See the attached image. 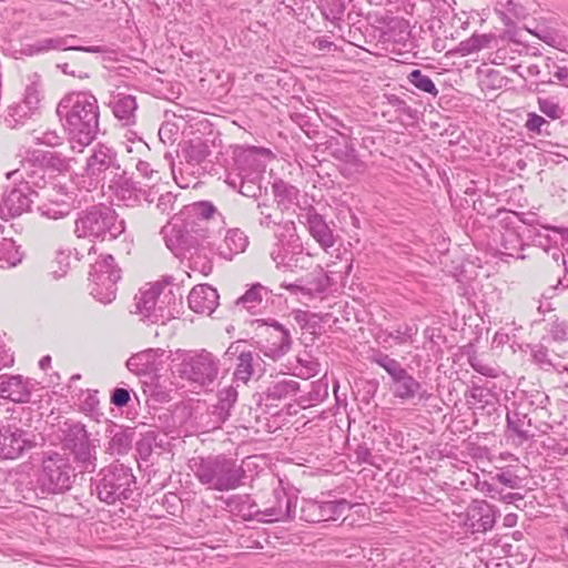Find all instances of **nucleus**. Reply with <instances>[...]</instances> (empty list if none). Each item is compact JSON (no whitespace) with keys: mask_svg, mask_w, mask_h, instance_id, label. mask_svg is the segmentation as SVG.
<instances>
[{"mask_svg":"<svg viewBox=\"0 0 568 568\" xmlns=\"http://www.w3.org/2000/svg\"><path fill=\"white\" fill-rule=\"evenodd\" d=\"M57 112L65 121L71 150L81 152L98 133L99 106L95 97L89 92L69 93L58 104Z\"/></svg>","mask_w":568,"mask_h":568,"instance_id":"f257e3e1","label":"nucleus"},{"mask_svg":"<svg viewBox=\"0 0 568 568\" xmlns=\"http://www.w3.org/2000/svg\"><path fill=\"white\" fill-rule=\"evenodd\" d=\"M189 466L200 484L216 491L236 489L245 477V471L236 459L224 454L193 457Z\"/></svg>","mask_w":568,"mask_h":568,"instance_id":"f03ea898","label":"nucleus"},{"mask_svg":"<svg viewBox=\"0 0 568 568\" xmlns=\"http://www.w3.org/2000/svg\"><path fill=\"white\" fill-rule=\"evenodd\" d=\"M149 285L150 287L144 290V323L150 324L146 329L144 328V335L156 337L160 335V328L173 317L171 305L175 303V296L170 276Z\"/></svg>","mask_w":568,"mask_h":568,"instance_id":"7ed1b4c3","label":"nucleus"},{"mask_svg":"<svg viewBox=\"0 0 568 568\" xmlns=\"http://www.w3.org/2000/svg\"><path fill=\"white\" fill-rule=\"evenodd\" d=\"M122 232L123 225L118 222L115 212L102 205L81 212L74 223L75 235L90 241L115 239Z\"/></svg>","mask_w":568,"mask_h":568,"instance_id":"20e7f679","label":"nucleus"},{"mask_svg":"<svg viewBox=\"0 0 568 568\" xmlns=\"http://www.w3.org/2000/svg\"><path fill=\"white\" fill-rule=\"evenodd\" d=\"M169 358L168 352L161 347L144 349V396H148L149 408H155V404L165 403L170 398L161 374L166 371Z\"/></svg>","mask_w":568,"mask_h":568,"instance_id":"39448f33","label":"nucleus"},{"mask_svg":"<svg viewBox=\"0 0 568 568\" xmlns=\"http://www.w3.org/2000/svg\"><path fill=\"white\" fill-rule=\"evenodd\" d=\"M166 247L175 256H185L191 251L200 247L210 237V230L206 225L196 224L194 219L185 216L181 225H166L161 229Z\"/></svg>","mask_w":568,"mask_h":568,"instance_id":"423d86ee","label":"nucleus"},{"mask_svg":"<svg viewBox=\"0 0 568 568\" xmlns=\"http://www.w3.org/2000/svg\"><path fill=\"white\" fill-rule=\"evenodd\" d=\"M121 278V271L113 256H101L92 265L89 274L90 294L100 303L109 304L116 296V283Z\"/></svg>","mask_w":568,"mask_h":568,"instance_id":"0eeeda50","label":"nucleus"},{"mask_svg":"<svg viewBox=\"0 0 568 568\" xmlns=\"http://www.w3.org/2000/svg\"><path fill=\"white\" fill-rule=\"evenodd\" d=\"M220 359L206 349L187 352L180 364L182 378L200 386H209L217 378Z\"/></svg>","mask_w":568,"mask_h":568,"instance_id":"6e6552de","label":"nucleus"},{"mask_svg":"<svg viewBox=\"0 0 568 568\" xmlns=\"http://www.w3.org/2000/svg\"><path fill=\"white\" fill-rule=\"evenodd\" d=\"M74 477V470L67 457L55 452L44 456L40 481L48 493H64L71 488Z\"/></svg>","mask_w":568,"mask_h":568,"instance_id":"1a4fd4ad","label":"nucleus"},{"mask_svg":"<svg viewBox=\"0 0 568 568\" xmlns=\"http://www.w3.org/2000/svg\"><path fill=\"white\" fill-rule=\"evenodd\" d=\"M133 476L123 465L110 466L102 470V478L97 485V496L101 501L113 504L128 499Z\"/></svg>","mask_w":568,"mask_h":568,"instance_id":"9d476101","label":"nucleus"},{"mask_svg":"<svg viewBox=\"0 0 568 568\" xmlns=\"http://www.w3.org/2000/svg\"><path fill=\"white\" fill-rule=\"evenodd\" d=\"M63 447L69 449L84 471L93 469L92 448L89 443L84 426L78 422H65L59 428L58 434Z\"/></svg>","mask_w":568,"mask_h":568,"instance_id":"9b49d317","label":"nucleus"},{"mask_svg":"<svg viewBox=\"0 0 568 568\" xmlns=\"http://www.w3.org/2000/svg\"><path fill=\"white\" fill-rule=\"evenodd\" d=\"M257 328H264L266 337L258 341L257 349L266 357L277 361L286 355L292 346L290 331L274 320H256Z\"/></svg>","mask_w":568,"mask_h":568,"instance_id":"f8f14e48","label":"nucleus"},{"mask_svg":"<svg viewBox=\"0 0 568 568\" xmlns=\"http://www.w3.org/2000/svg\"><path fill=\"white\" fill-rule=\"evenodd\" d=\"M148 165L144 163V180L148 179L152 183L149 185L144 182V186H149L148 194L144 193V201L149 203V215L154 216L158 213L164 217H169L174 210L175 195L169 191H164L165 184H159L161 176L159 171L151 170L150 176H146Z\"/></svg>","mask_w":568,"mask_h":568,"instance_id":"ddd939ff","label":"nucleus"},{"mask_svg":"<svg viewBox=\"0 0 568 568\" xmlns=\"http://www.w3.org/2000/svg\"><path fill=\"white\" fill-rule=\"evenodd\" d=\"M36 446V435L17 426L0 428V458L14 459Z\"/></svg>","mask_w":568,"mask_h":568,"instance_id":"4468645a","label":"nucleus"},{"mask_svg":"<svg viewBox=\"0 0 568 568\" xmlns=\"http://www.w3.org/2000/svg\"><path fill=\"white\" fill-rule=\"evenodd\" d=\"M40 197H44V194L33 191L28 182H21L3 196L1 207L9 216H19L30 209L34 199Z\"/></svg>","mask_w":568,"mask_h":568,"instance_id":"2eb2a0df","label":"nucleus"},{"mask_svg":"<svg viewBox=\"0 0 568 568\" xmlns=\"http://www.w3.org/2000/svg\"><path fill=\"white\" fill-rule=\"evenodd\" d=\"M242 343V341L232 343L226 349V355H236L237 363L233 376L236 381L246 384L255 374L258 361H262V358L257 353L241 349Z\"/></svg>","mask_w":568,"mask_h":568,"instance_id":"dca6fc26","label":"nucleus"},{"mask_svg":"<svg viewBox=\"0 0 568 568\" xmlns=\"http://www.w3.org/2000/svg\"><path fill=\"white\" fill-rule=\"evenodd\" d=\"M33 385L30 379L21 375L0 376V397L13 403H28L31 397Z\"/></svg>","mask_w":568,"mask_h":568,"instance_id":"f3484780","label":"nucleus"},{"mask_svg":"<svg viewBox=\"0 0 568 568\" xmlns=\"http://www.w3.org/2000/svg\"><path fill=\"white\" fill-rule=\"evenodd\" d=\"M390 390L394 397L402 400H410L415 397L427 400L430 397L423 385L406 369L392 381Z\"/></svg>","mask_w":568,"mask_h":568,"instance_id":"a211bd4d","label":"nucleus"},{"mask_svg":"<svg viewBox=\"0 0 568 568\" xmlns=\"http://www.w3.org/2000/svg\"><path fill=\"white\" fill-rule=\"evenodd\" d=\"M260 154L261 150L257 148L241 150L234 158V169L227 174H235L244 179L245 175L263 176L265 164L261 161Z\"/></svg>","mask_w":568,"mask_h":568,"instance_id":"6ab92c4d","label":"nucleus"},{"mask_svg":"<svg viewBox=\"0 0 568 568\" xmlns=\"http://www.w3.org/2000/svg\"><path fill=\"white\" fill-rule=\"evenodd\" d=\"M497 514L495 506L485 500H474L468 507L467 516L474 531L486 532L493 529Z\"/></svg>","mask_w":568,"mask_h":568,"instance_id":"aec40b11","label":"nucleus"},{"mask_svg":"<svg viewBox=\"0 0 568 568\" xmlns=\"http://www.w3.org/2000/svg\"><path fill=\"white\" fill-rule=\"evenodd\" d=\"M187 301L193 312L210 315L219 305V293L209 284H200L191 290Z\"/></svg>","mask_w":568,"mask_h":568,"instance_id":"412c9836","label":"nucleus"},{"mask_svg":"<svg viewBox=\"0 0 568 568\" xmlns=\"http://www.w3.org/2000/svg\"><path fill=\"white\" fill-rule=\"evenodd\" d=\"M237 400V390L233 386H226L217 392V403L212 405L209 415L212 428H219L231 416V410Z\"/></svg>","mask_w":568,"mask_h":568,"instance_id":"4be33fe9","label":"nucleus"},{"mask_svg":"<svg viewBox=\"0 0 568 568\" xmlns=\"http://www.w3.org/2000/svg\"><path fill=\"white\" fill-rule=\"evenodd\" d=\"M306 223L310 234L323 250L327 251L335 244V237L332 229L328 226L324 217L312 206L306 213Z\"/></svg>","mask_w":568,"mask_h":568,"instance_id":"5701e85b","label":"nucleus"},{"mask_svg":"<svg viewBox=\"0 0 568 568\" xmlns=\"http://www.w3.org/2000/svg\"><path fill=\"white\" fill-rule=\"evenodd\" d=\"M114 163V153L105 145H99L87 161L85 173L98 182L104 180V173Z\"/></svg>","mask_w":568,"mask_h":568,"instance_id":"b1692460","label":"nucleus"},{"mask_svg":"<svg viewBox=\"0 0 568 568\" xmlns=\"http://www.w3.org/2000/svg\"><path fill=\"white\" fill-rule=\"evenodd\" d=\"M70 40H75V36L47 38L37 41L31 45L34 53L47 52L50 50H78L84 52H102L101 47H79L70 44Z\"/></svg>","mask_w":568,"mask_h":568,"instance_id":"393cba45","label":"nucleus"},{"mask_svg":"<svg viewBox=\"0 0 568 568\" xmlns=\"http://www.w3.org/2000/svg\"><path fill=\"white\" fill-rule=\"evenodd\" d=\"M275 505L265 508L264 514L271 520H288L296 517V499L294 500L284 490H274Z\"/></svg>","mask_w":568,"mask_h":568,"instance_id":"a878e982","label":"nucleus"},{"mask_svg":"<svg viewBox=\"0 0 568 568\" xmlns=\"http://www.w3.org/2000/svg\"><path fill=\"white\" fill-rule=\"evenodd\" d=\"M332 155L344 164L342 173L345 176H352L353 174L363 173L365 171V163L359 159L357 151L349 143L336 148Z\"/></svg>","mask_w":568,"mask_h":568,"instance_id":"bb28decb","label":"nucleus"},{"mask_svg":"<svg viewBox=\"0 0 568 568\" xmlns=\"http://www.w3.org/2000/svg\"><path fill=\"white\" fill-rule=\"evenodd\" d=\"M247 244L248 240L244 232L232 229L226 232L223 242L219 245L217 254L225 260H232L234 255L244 252Z\"/></svg>","mask_w":568,"mask_h":568,"instance_id":"cd10ccee","label":"nucleus"},{"mask_svg":"<svg viewBox=\"0 0 568 568\" xmlns=\"http://www.w3.org/2000/svg\"><path fill=\"white\" fill-rule=\"evenodd\" d=\"M30 161L38 163L39 169L64 172L70 168L71 158L61 152L32 150Z\"/></svg>","mask_w":568,"mask_h":568,"instance_id":"c85d7f7f","label":"nucleus"},{"mask_svg":"<svg viewBox=\"0 0 568 568\" xmlns=\"http://www.w3.org/2000/svg\"><path fill=\"white\" fill-rule=\"evenodd\" d=\"M273 194L277 207L281 212L290 211L294 205H297L300 202V190L283 181L277 180L273 183Z\"/></svg>","mask_w":568,"mask_h":568,"instance_id":"c756f323","label":"nucleus"},{"mask_svg":"<svg viewBox=\"0 0 568 568\" xmlns=\"http://www.w3.org/2000/svg\"><path fill=\"white\" fill-rule=\"evenodd\" d=\"M240 178L235 174H227L225 182L234 190H237L242 195L247 197H257L262 193L261 181L263 176L245 175Z\"/></svg>","mask_w":568,"mask_h":568,"instance_id":"7c9ffc66","label":"nucleus"},{"mask_svg":"<svg viewBox=\"0 0 568 568\" xmlns=\"http://www.w3.org/2000/svg\"><path fill=\"white\" fill-rule=\"evenodd\" d=\"M506 420L508 428L518 437L520 443L527 442L534 436L529 430L531 420L527 414L519 410H509Z\"/></svg>","mask_w":568,"mask_h":568,"instance_id":"2f4dec72","label":"nucleus"},{"mask_svg":"<svg viewBox=\"0 0 568 568\" xmlns=\"http://www.w3.org/2000/svg\"><path fill=\"white\" fill-rule=\"evenodd\" d=\"M298 390V382L285 378L271 384L264 392V396L266 400H283L295 396Z\"/></svg>","mask_w":568,"mask_h":568,"instance_id":"473e14b6","label":"nucleus"},{"mask_svg":"<svg viewBox=\"0 0 568 568\" xmlns=\"http://www.w3.org/2000/svg\"><path fill=\"white\" fill-rule=\"evenodd\" d=\"M182 152L189 163L200 164L211 154V146L207 141L195 138L185 143Z\"/></svg>","mask_w":568,"mask_h":568,"instance_id":"72a5a7b5","label":"nucleus"},{"mask_svg":"<svg viewBox=\"0 0 568 568\" xmlns=\"http://www.w3.org/2000/svg\"><path fill=\"white\" fill-rule=\"evenodd\" d=\"M23 254L20 247L11 239H2L0 241V267L11 268L22 261Z\"/></svg>","mask_w":568,"mask_h":568,"instance_id":"f704fd0d","label":"nucleus"},{"mask_svg":"<svg viewBox=\"0 0 568 568\" xmlns=\"http://www.w3.org/2000/svg\"><path fill=\"white\" fill-rule=\"evenodd\" d=\"M321 521L337 520L343 517L346 511L352 509V504L346 499L320 501Z\"/></svg>","mask_w":568,"mask_h":568,"instance_id":"c9c22d12","label":"nucleus"},{"mask_svg":"<svg viewBox=\"0 0 568 568\" xmlns=\"http://www.w3.org/2000/svg\"><path fill=\"white\" fill-rule=\"evenodd\" d=\"M32 151H26L23 158L19 161L20 166L10 169L6 173L7 180H13L24 182L26 179L32 178L37 173V169H39L38 163L31 162Z\"/></svg>","mask_w":568,"mask_h":568,"instance_id":"e433bc0d","label":"nucleus"},{"mask_svg":"<svg viewBox=\"0 0 568 568\" xmlns=\"http://www.w3.org/2000/svg\"><path fill=\"white\" fill-rule=\"evenodd\" d=\"M28 81L29 82L26 84L23 98L21 101H23L32 110L38 112V110L40 109L41 101L43 99L41 80L39 75L34 74L31 78H29Z\"/></svg>","mask_w":568,"mask_h":568,"instance_id":"4c0bfd02","label":"nucleus"},{"mask_svg":"<svg viewBox=\"0 0 568 568\" xmlns=\"http://www.w3.org/2000/svg\"><path fill=\"white\" fill-rule=\"evenodd\" d=\"M501 254L517 257V258H525V255L520 254V252L524 250L525 244L523 243V240L520 235L513 231L508 230L501 235Z\"/></svg>","mask_w":568,"mask_h":568,"instance_id":"58836bf2","label":"nucleus"},{"mask_svg":"<svg viewBox=\"0 0 568 568\" xmlns=\"http://www.w3.org/2000/svg\"><path fill=\"white\" fill-rule=\"evenodd\" d=\"M37 112L34 110L21 101L8 108L7 114L4 115V122L8 126L16 128L19 124H22L26 120L30 119Z\"/></svg>","mask_w":568,"mask_h":568,"instance_id":"ea45409f","label":"nucleus"},{"mask_svg":"<svg viewBox=\"0 0 568 568\" xmlns=\"http://www.w3.org/2000/svg\"><path fill=\"white\" fill-rule=\"evenodd\" d=\"M268 288L257 283L251 286L241 297H239L235 302L236 306H242L243 308L250 311L258 305L263 295L268 294Z\"/></svg>","mask_w":568,"mask_h":568,"instance_id":"a19ab883","label":"nucleus"},{"mask_svg":"<svg viewBox=\"0 0 568 568\" xmlns=\"http://www.w3.org/2000/svg\"><path fill=\"white\" fill-rule=\"evenodd\" d=\"M494 39L491 34H477L474 33L470 38L459 42L457 51L462 55H468L487 48Z\"/></svg>","mask_w":568,"mask_h":568,"instance_id":"79ce46f5","label":"nucleus"},{"mask_svg":"<svg viewBox=\"0 0 568 568\" xmlns=\"http://www.w3.org/2000/svg\"><path fill=\"white\" fill-rule=\"evenodd\" d=\"M371 361L384 368L390 376L392 381L405 371L397 359L379 351L375 352L371 356Z\"/></svg>","mask_w":568,"mask_h":568,"instance_id":"37998d69","label":"nucleus"},{"mask_svg":"<svg viewBox=\"0 0 568 568\" xmlns=\"http://www.w3.org/2000/svg\"><path fill=\"white\" fill-rule=\"evenodd\" d=\"M216 209L211 202L194 203L186 212L187 219H194L196 224L206 225L209 219L215 213Z\"/></svg>","mask_w":568,"mask_h":568,"instance_id":"c03bdc74","label":"nucleus"},{"mask_svg":"<svg viewBox=\"0 0 568 568\" xmlns=\"http://www.w3.org/2000/svg\"><path fill=\"white\" fill-rule=\"evenodd\" d=\"M138 109L136 99L133 95H121L113 104L114 115L121 120H130Z\"/></svg>","mask_w":568,"mask_h":568,"instance_id":"a18cd8bd","label":"nucleus"},{"mask_svg":"<svg viewBox=\"0 0 568 568\" xmlns=\"http://www.w3.org/2000/svg\"><path fill=\"white\" fill-rule=\"evenodd\" d=\"M407 79L419 91L432 94L433 97L438 94V90L433 80L428 75L424 74L419 69L413 70L408 74Z\"/></svg>","mask_w":568,"mask_h":568,"instance_id":"49530a36","label":"nucleus"},{"mask_svg":"<svg viewBox=\"0 0 568 568\" xmlns=\"http://www.w3.org/2000/svg\"><path fill=\"white\" fill-rule=\"evenodd\" d=\"M320 501L313 499H302L300 504V519L306 523H321Z\"/></svg>","mask_w":568,"mask_h":568,"instance_id":"de8ad7c7","label":"nucleus"},{"mask_svg":"<svg viewBox=\"0 0 568 568\" xmlns=\"http://www.w3.org/2000/svg\"><path fill=\"white\" fill-rule=\"evenodd\" d=\"M417 333V325L403 324L394 331L387 333V337L394 339L396 345H404L407 343H413Z\"/></svg>","mask_w":568,"mask_h":568,"instance_id":"09e8293b","label":"nucleus"},{"mask_svg":"<svg viewBox=\"0 0 568 568\" xmlns=\"http://www.w3.org/2000/svg\"><path fill=\"white\" fill-rule=\"evenodd\" d=\"M525 128L528 132L535 133L537 135H550V123L545 118L535 112H529L527 114Z\"/></svg>","mask_w":568,"mask_h":568,"instance_id":"8fccbe9b","label":"nucleus"},{"mask_svg":"<svg viewBox=\"0 0 568 568\" xmlns=\"http://www.w3.org/2000/svg\"><path fill=\"white\" fill-rule=\"evenodd\" d=\"M539 111L551 120H558L565 114L564 108L554 98H538Z\"/></svg>","mask_w":568,"mask_h":568,"instance_id":"3c124183","label":"nucleus"},{"mask_svg":"<svg viewBox=\"0 0 568 568\" xmlns=\"http://www.w3.org/2000/svg\"><path fill=\"white\" fill-rule=\"evenodd\" d=\"M38 209L43 216L52 220L61 219L69 213V205L64 202L41 203Z\"/></svg>","mask_w":568,"mask_h":568,"instance_id":"603ef678","label":"nucleus"},{"mask_svg":"<svg viewBox=\"0 0 568 568\" xmlns=\"http://www.w3.org/2000/svg\"><path fill=\"white\" fill-rule=\"evenodd\" d=\"M132 444V434L128 430L115 433L110 440V449L118 454L126 452Z\"/></svg>","mask_w":568,"mask_h":568,"instance_id":"864d4df0","label":"nucleus"},{"mask_svg":"<svg viewBox=\"0 0 568 568\" xmlns=\"http://www.w3.org/2000/svg\"><path fill=\"white\" fill-rule=\"evenodd\" d=\"M531 357L535 364L539 365L540 368L549 371L555 368V363L550 358L547 347L544 345H535L531 348Z\"/></svg>","mask_w":568,"mask_h":568,"instance_id":"5fc2aeb1","label":"nucleus"},{"mask_svg":"<svg viewBox=\"0 0 568 568\" xmlns=\"http://www.w3.org/2000/svg\"><path fill=\"white\" fill-rule=\"evenodd\" d=\"M257 210L260 214V225L272 229L275 225L282 224V219L272 213V206L267 203H258Z\"/></svg>","mask_w":568,"mask_h":568,"instance_id":"6e6d98bb","label":"nucleus"},{"mask_svg":"<svg viewBox=\"0 0 568 568\" xmlns=\"http://www.w3.org/2000/svg\"><path fill=\"white\" fill-rule=\"evenodd\" d=\"M308 284V287H312L311 297H313L325 293L333 285V281L327 273L320 272Z\"/></svg>","mask_w":568,"mask_h":568,"instance_id":"4d7b16f0","label":"nucleus"},{"mask_svg":"<svg viewBox=\"0 0 568 568\" xmlns=\"http://www.w3.org/2000/svg\"><path fill=\"white\" fill-rule=\"evenodd\" d=\"M490 396L489 390L478 386L473 385L469 390L466 392L465 397L469 405L481 404L487 405L489 403L488 397Z\"/></svg>","mask_w":568,"mask_h":568,"instance_id":"13d9d810","label":"nucleus"},{"mask_svg":"<svg viewBox=\"0 0 568 568\" xmlns=\"http://www.w3.org/2000/svg\"><path fill=\"white\" fill-rule=\"evenodd\" d=\"M549 334L554 341L566 342L568 341V321L556 317L549 327Z\"/></svg>","mask_w":568,"mask_h":568,"instance_id":"bf43d9fd","label":"nucleus"},{"mask_svg":"<svg viewBox=\"0 0 568 568\" xmlns=\"http://www.w3.org/2000/svg\"><path fill=\"white\" fill-rule=\"evenodd\" d=\"M469 364L475 372L486 377L496 378L499 375V369L497 367L485 363L480 358L473 357L469 359Z\"/></svg>","mask_w":568,"mask_h":568,"instance_id":"052dcab7","label":"nucleus"},{"mask_svg":"<svg viewBox=\"0 0 568 568\" xmlns=\"http://www.w3.org/2000/svg\"><path fill=\"white\" fill-rule=\"evenodd\" d=\"M62 141L63 138L54 130H48L42 132L40 135L34 136V142L37 144H43L52 148L60 145Z\"/></svg>","mask_w":568,"mask_h":568,"instance_id":"680f3d73","label":"nucleus"},{"mask_svg":"<svg viewBox=\"0 0 568 568\" xmlns=\"http://www.w3.org/2000/svg\"><path fill=\"white\" fill-rule=\"evenodd\" d=\"M388 104L395 108V111L399 114H405L410 119L415 118V110H413L403 99L395 94L387 97Z\"/></svg>","mask_w":568,"mask_h":568,"instance_id":"e2e57ef3","label":"nucleus"},{"mask_svg":"<svg viewBox=\"0 0 568 568\" xmlns=\"http://www.w3.org/2000/svg\"><path fill=\"white\" fill-rule=\"evenodd\" d=\"M493 480L513 489L518 487V477L510 471L498 473Z\"/></svg>","mask_w":568,"mask_h":568,"instance_id":"0e129e2a","label":"nucleus"},{"mask_svg":"<svg viewBox=\"0 0 568 568\" xmlns=\"http://www.w3.org/2000/svg\"><path fill=\"white\" fill-rule=\"evenodd\" d=\"M281 286L286 288L291 294L311 297L312 287L304 286L300 282L291 284L283 283Z\"/></svg>","mask_w":568,"mask_h":568,"instance_id":"69168bd1","label":"nucleus"},{"mask_svg":"<svg viewBox=\"0 0 568 568\" xmlns=\"http://www.w3.org/2000/svg\"><path fill=\"white\" fill-rule=\"evenodd\" d=\"M354 454H355L356 460L358 463L374 465L373 455L368 447L358 445L357 448L355 449Z\"/></svg>","mask_w":568,"mask_h":568,"instance_id":"338daca9","label":"nucleus"},{"mask_svg":"<svg viewBox=\"0 0 568 568\" xmlns=\"http://www.w3.org/2000/svg\"><path fill=\"white\" fill-rule=\"evenodd\" d=\"M180 503L175 494L163 495L161 499V506L165 508V513L174 515L175 507Z\"/></svg>","mask_w":568,"mask_h":568,"instance_id":"774afa93","label":"nucleus"}]
</instances>
